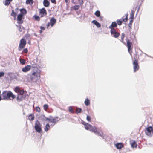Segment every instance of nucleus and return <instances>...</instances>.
Wrapping results in <instances>:
<instances>
[{
	"label": "nucleus",
	"instance_id": "1",
	"mask_svg": "<svg viewBox=\"0 0 153 153\" xmlns=\"http://www.w3.org/2000/svg\"><path fill=\"white\" fill-rule=\"evenodd\" d=\"M32 70V73L30 75V78L32 82H36L40 78L41 71L37 65H33Z\"/></svg>",
	"mask_w": 153,
	"mask_h": 153
},
{
	"label": "nucleus",
	"instance_id": "2",
	"mask_svg": "<svg viewBox=\"0 0 153 153\" xmlns=\"http://www.w3.org/2000/svg\"><path fill=\"white\" fill-rule=\"evenodd\" d=\"M82 124L85 126V128L86 130H89L98 136L103 137V134L101 129L97 128L96 126H92L84 121L82 122Z\"/></svg>",
	"mask_w": 153,
	"mask_h": 153
},
{
	"label": "nucleus",
	"instance_id": "3",
	"mask_svg": "<svg viewBox=\"0 0 153 153\" xmlns=\"http://www.w3.org/2000/svg\"><path fill=\"white\" fill-rule=\"evenodd\" d=\"M3 99L4 100H8L10 99H14L16 97V96L10 91H4L2 94Z\"/></svg>",
	"mask_w": 153,
	"mask_h": 153
},
{
	"label": "nucleus",
	"instance_id": "4",
	"mask_svg": "<svg viewBox=\"0 0 153 153\" xmlns=\"http://www.w3.org/2000/svg\"><path fill=\"white\" fill-rule=\"evenodd\" d=\"M42 124L38 120H37L36 121L34 128L36 132L39 133H42Z\"/></svg>",
	"mask_w": 153,
	"mask_h": 153
},
{
	"label": "nucleus",
	"instance_id": "5",
	"mask_svg": "<svg viewBox=\"0 0 153 153\" xmlns=\"http://www.w3.org/2000/svg\"><path fill=\"white\" fill-rule=\"evenodd\" d=\"M146 134L148 136H151L153 134V128L150 126L146 128V130L145 131Z\"/></svg>",
	"mask_w": 153,
	"mask_h": 153
},
{
	"label": "nucleus",
	"instance_id": "6",
	"mask_svg": "<svg viewBox=\"0 0 153 153\" xmlns=\"http://www.w3.org/2000/svg\"><path fill=\"white\" fill-rule=\"evenodd\" d=\"M56 20L53 17H51L50 20V22H48L46 25L47 28L51 26V27L53 26L56 22Z\"/></svg>",
	"mask_w": 153,
	"mask_h": 153
},
{
	"label": "nucleus",
	"instance_id": "7",
	"mask_svg": "<svg viewBox=\"0 0 153 153\" xmlns=\"http://www.w3.org/2000/svg\"><path fill=\"white\" fill-rule=\"evenodd\" d=\"M26 44V42L25 40L22 39L20 40V43L19 46L18 50L19 51H20L21 49L23 48Z\"/></svg>",
	"mask_w": 153,
	"mask_h": 153
},
{
	"label": "nucleus",
	"instance_id": "8",
	"mask_svg": "<svg viewBox=\"0 0 153 153\" xmlns=\"http://www.w3.org/2000/svg\"><path fill=\"white\" fill-rule=\"evenodd\" d=\"M110 32L112 36L115 38H117L120 35V33L117 32L114 29H111Z\"/></svg>",
	"mask_w": 153,
	"mask_h": 153
},
{
	"label": "nucleus",
	"instance_id": "9",
	"mask_svg": "<svg viewBox=\"0 0 153 153\" xmlns=\"http://www.w3.org/2000/svg\"><path fill=\"white\" fill-rule=\"evenodd\" d=\"M133 65L134 66V72H135L139 68V66L138 65L137 60L135 59L134 60L133 62Z\"/></svg>",
	"mask_w": 153,
	"mask_h": 153
},
{
	"label": "nucleus",
	"instance_id": "10",
	"mask_svg": "<svg viewBox=\"0 0 153 153\" xmlns=\"http://www.w3.org/2000/svg\"><path fill=\"white\" fill-rule=\"evenodd\" d=\"M32 66L30 65H27L24 67L22 69V71L24 72H26L29 71L31 69H32Z\"/></svg>",
	"mask_w": 153,
	"mask_h": 153
},
{
	"label": "nucleus",
	"instance_id": "11",
	"mask_svg": "<svg viewBox=\"0 0 153 153\" xmlns=\"http://www.w3.org/2000/svg\"><path fill=\"white\" fill-rule=\"evenodd\" d=\"M48 120L49 122L52 123L53 124L51 125V127L53 126L54 125L58 122V120L55 118L51 117L49 118Z\"/></svg>",
	"mask_w": 153,
	"mask_h": 153
},
{
	"label": "nucleus",
	"instance_id": "12",
	"mask_svg": "<svg viewBox=\"0 0 153 153\" xmlns=\"http://www.w3.org/2000/svg\"><path fill=\"white\" fill-rule=\"evenodd\" d=\"M40 15L41 17L46 16L47 15V12L45 9L43 8L40 10L39 12Z\"/></svg>",
	"mask_w": 153,
	"mask_h": 153
},
{
	"label": "nucleus",
	"instance_id": "13",
	"mask_svg": "<svg viewBox=\"0 0 153 153\" xmlns=\"http://www.w3.org/2000/svg\"><path fill=\"white\" fill-rule=\"evenodd\" d=\"M127 42V46L128 47V50L130 52V50L131 49V47L132 45V43L129 41L128 39L127 38L126 39Z\"/></svg>",
	"mask_w": 153,
	"mask_h": 153
},
{
	"label": "nucleus",
	"instance_id": "14",
	"mask_svg": "<svg viewBox=\"0 0 153 153\" xmlns=\"http://www.w3.org/2000/svg\"><path fill=\"white\" fill-rule=\"evenodd\" d=\"M124 17H123L122 18L119 19H117V24L119 25H122V22L123 21H125V20H124Z\"/></svg>",
	"mask_w": 153,
	"mask_h": 153
},
{
	"label": "nucleus",
	"instance_id": "15",
	"mask_svg": "<svg viewBox=\"0 0 153 153\" xmlns=\"http://www.w3.org/2000/svg\"><path fill=\"white\" fill-rule=\"evenodd\" d=\"M92 23L96 25L97 27L99 28L101 27V25L97 21L94 20L92 21Z\"/></svg>",
	"mask_w": 153,
	"mask_h": 153
},
{
	"label": "nucleus",
	"instance_id": "16",
	"mask_svg": "<svg viewBox=\"0 0 153 153\" xmlns=\"http://www.w3.org/2000/svg\"><path fill=\"white\" fill-rule=\"evenodd\" d=\"M117 26V24L116 22H113L112 23L111 25L109 27V28L111 30V29H114V28Z\"/></svg>",
	"mask_w": 153,
	"mask_h": 153
},
{
	"label": "nucleus",
	"instance_id": "17",
	"mask_svg": "<svg viewBox=\"0 0 153 153\" xmlns=\"http://www.w3.org/2000/svg\"><path fill=\"white\" fill-rule=\"evenodd\" d=\"M115 146L118 149H121L123 147V144L121 143H117L115 144Z\"/></svg>",
	"mask_w": 153,
	"mask_h": 153
},
{
	"label": "nucleus",
	"instance_id": "18",
	"mask_svg": "<svg viewBox=\"0 0 153 153\" xmlns=\"http://www.w3.org/2000/svg\"><path fill=\"white\" fill-rule=\"evenodd\" d=\"M43 4L44 6L48 7L49 6L50 3L48 0H44Z\"/></svg>",
	"mask_w": 153,
	"mask_h": 153
},
{
	"label": "nucleus",
	"instance_id": "19",
	"mask_svg": "<svg viewBox=\"0 0 153 153\" xmlns=\"http://www.w3.org/2000/svg\"><path fill=\"white\" fill-rule=\"evenodd\" d=\"M51 126V125H49L48 123H47L44 128L45 131L46 132L48 131L50 129Z\"/></svg>",
	"mask_w": 153,
	"mask_h": 153
},
{
	"label": "nucleus",
	"instance_id": "20",
	"mask_svg": "<svg viewBox=\"0 0 153 153\" xmlns=\"http://www.w3.org/2000/svg\"><path fill=\"white\" fill-rule=\"evenodd\" d=\"M16 26L19 27V30L20 32H22L23 30L25 29L24 27H23L22 25H16Z\"/></svg>",
	"mask_w": 153,
	"mask_h": 153
},
{
	"label": "nucleus",
	"instance_id": "21",
	"mask_svg": "<svg viewBox=\"0 0 153 153\" xmlns=\"http://www.w3.org/2000/svg\"><path fill=\"white\" fill-rule=\"evenodd\" d=\"M21 13L20 14H22L23 16L26 14L27 13L26 10L25 9H21L20 10Z\"/></svg>",
	"mask_w": 153,
	"mask_h": 153
},
{
	"label": "nucleus",
	"instance_id": "22",
	"mask_svg": "<svg viewBox=\"0 0 153 153\" xmlns=\"http://www.w3.org/2000/svg\"><path fill=\"white\" fill-rule=\"evenodd\" d=\"M84 103L85 105L88 106L90 104V101L89 100L88 98H86L85 100Z\"/></svg>",
	"mask_w": 153,
	"mask_h": 153
},
{
	"label": "nucleus",
	"instance_id": "23",
	"mask_svg": "<svg viewBox=\"0 0 153 153\" xmlns=\"http://www.w3.org/2000/svg\"><path fill=\"white\" fill-rule=\"evenodd\" d=\"M131 146L133 147H136L137 146V144L135 141H133L132 142H131Z\"/></svg>",
	"mask_w": 153,
	"mask_h": 153
},
{
	"label": "nucleus",
	"instance_id": "24",
	"mask_svg": "<svg viewBox=\"0 0 153 153\" xmlns=\"http://www.w3.org/2000/svg\"><path fill=\"white\" fill-rule=\"evenodd\" d=\"M41 118L42 120H43L47 121L48 120L49 118L46 117L44 115L41 116Z\"/></svg>",
	"mask_w": 153,
	"mask_h": 153
},
{
	"label": "nucleus",
	"instance_id": "25",
	"mask_svg": "<svg viewBox=\"0 0 153 153\" xmlns=\"http://www.w3.org/2000/svg\"><path fill=\"white\" fill-rule=\"evenodd\" d=\"M23 15L22 14H19L17 16V20H22V18Z\"/></svg>",
	"mask_w": 153,
	"mask_h": 153
},
{
	"label": "nucleus",
	"instance_id": "26",
	"mask_svg": "<svg viewBox=\"0 0 153 153\" xmlns=\"http://www.w3.org/2000/svg\"><path fill=\"white\" fill-rule=\"evenodd\" d=\"M12 0H6L4 4V5L6 6H8Z\"/></svg>",
	"mask_w": 153,
	"mask_h": 153
},
{
	"label": "nucleus",
	"instance_id": "27",
	"mask_svg": "<svg viewBox=\"0 0 153 153\" xmlns=\"http://www.w3.org/2000/svg\"><path fill=\"white\" fill-rule=\"evenodd\" d=\"M82 110V109L81 108H77L76 109V113L77 114L80 113H81Z\"/></svg>",
	"mask_w": 153,
	"mask_h": 153
},
{
	"label": "nucleus",
	"instance_id": "28",
	"mask_svg": "<svg viewBox=\"0 0 153 153\" xmlns=\"http://www.w3.org/2000/svg\"><path fill=\"white\" fill-rule=\"evenodd\" d=\"M134 12L133 10H131V13L130 15V18L133 19L134 18Z\"/></svg>",
	"mask_w": 153,
	"mask_h": 153
},
{
	"label": "nucleus",
	"instance_id": "29",
	"mask_svg": "<svg viewBox=\"0 0 153 153\" xmlns=\"http://www.w3.org/2000/svg\"><path fill=\"white\" fill-rule=\"evenodd\" d=\"M19 61L20 63L22 65L24 64L26 62V61L25 59L21 58L19 59Z\"/></svg>",
	"mask_w": 153,
	"mask_h": 153
},
{
	"label": "nucleus",
	"instance_id": "30",
	"mask_svg": "<svg viewBox=\"0 0 153 153\" xmlns=\"http://www.w3.org/2000/svg\"><path fill=\"white\" fill-rule=\"evenodd\" d=\"M95 15L97 17H99L100 16V12L99 11L97 10L95 13Z\"/></svg>",
	"mask_w": 153,
	"mask_h": 153
},
{
	"label": "nucleus",
	"instance_id": "31",
	"mask_svg": "<svg viewBox=\"0 0 153 153\" xmlns=\"http://www.w3.org/2000/svg\"><path fill=\"white\" fill-rule=\"evenodd\" d=\"M22 96L18 95L17 97V100L19 102H20L22 100Z\"/></svg>",
	"mask_w": 153,
	"mask_h": 153
},
{
	"label": "nucleus",
	"instance_id": "32",
	"mask_svg": "<svg viewBox=\"0 0 153 153\" xmlns=\"http://www.w3.org/2000/svg\"><path fill=\"white\" fill-rule=\"evenodd\" d=\"M34 116H33L32 114H30L29 116V119L30 120H34Z\"/></svg>",
	"mask_w": 153,
	"mask_h": 153
},
{
	"label": "nucleus",
	"instance_id": "33",
	"mask_svg": "<svg viewBox=\"0 0 153 153\" xmlns=\"http://www.w3.org/2000/svg\"><path fill=\"white\" fill-rule=\"evenodd\" d=\"M33 17L37 21H39L40 19V17L36 15H34L33 16Z\"/></svg>",
	"mask_w": 153,
	"mask_h": 153
},
{
	"label": "nucleus",
	"instance_id": "34",
	"mask_svg": "<svg viewBox=\"0 0 153 153\" xmlns=\"http://www.w3.org/2000/svg\"><path fill=\"white\" fill-rule=\"evenodd\" d=\"M20 90V89H19V88L18 87H16L15 88V91L16 92V93H19V91Z\"/></svg>",
	"mask_w": 153,
	"mask_h": 153
},
{
	"label": "nucleus",
	"instance_id": "35",
	"mask_svg": "<svg viewBox=\"0 0 153 153\" xmlns=\"http://www.w3.org/2000/svg\"><path fill=\"white\" fill-rule=\"evenodd\" d=\"M68 110H69V111L73 113H74V111L73 109L71 106H70L69 107Z\"/></svg>",
	"mask_w": 153,
	"mask_h": 153
},
{
	"label": "nucleus",
	"instance_id": "36",
	"mask_svg": "<svg viewBox=\"0 0 153 153\" xmlns=\"http://www.w3.org/2000/svg\"><path fill=\"white\" fill-rule=\"evenodd\" d=\"M16 12H14V10H13L12 11V13L11 15L12 16L15 17L16 15Z\"/></svg>",
	"mask_w": 153,
	"mask_h": 153
},
{
	"label": "nucleus",
	"instance_id": "37",
	"mask_svg": "<svg viewBox=\"0 0 153 153\" xmlns=\"http://www.w3.org/2000/svg\"><path fill=\"white\" fill-rule=\"evenodd\" d=\"M44 109L45 110H46L48 108V106L47 104H45L43 106Z\"/></svg>",
	"mask_w": 153,
	"mask_h": 153
},
{
	"label": "nucleus",
	"instance_id": "38",
	"mask_svg": "<svg viewBox=\"0 0 153 153\" xmlns=\"http://www.w3.org/2000/svg\"><path fill=\"white\" fill-rule=\"evenodd\" d=\"M33 0H27L26 1V3L27 4H30L31 3L32 4L33 3Z\"/></svg>",
	"mask_w": 153,
	"mask_h": 153
},
{
	"label": "nucleus",
	"instance_id": "39",
	"mask_svg": "<svg viewBox=\"0 0 153 153\" xmlns=\"http://www.w3.org/2000/svg\"><path fill=\"white\" fill-rule=\"evenodd\" d=\"M24 93V91L23 90H20L19 92L18 93H19L20 94V95H21L23 94Z\"/></svg>",
	"mask_w": 153,
	"mask_h": 153
},
{
	"label": "nucleus",
	"instance_id": "40",
	"mask_svg": "<svg viewBox=\"0 0 153 153\" xmlns=\"http://www.w3.org/2000/svg\"><path fill=\"white\" fill-rule=\"evenodd\" d=\"M4 75V73L3 72H0V78L3 76Z\"/></svg>",
	"mask_w": 153,
	"mask_h": 153
},
{
	"label": "nucleus",
	"instance_id": "41",
	"mask_svg": "<svg viewBox=\"0 0 153 153\" xmlns=\"http://www.w3.org/2000/svg\"><path fill=\"white\" fill-rule=\"evenodd\" d=\"M79 7V5H75L74 6V9L75 10H78Z\"/></svg>",
	"mask_w": 153,
	"mask_h": 153
},
{
	"label": "nucleus",
	"instance_id": "42",
	"mask_svg": "<svg viewBox=\"0 0 153 153\" xmlns=\"http://www.w3.org/2000/svg\"><path fill=\"white\" fill-rule=\"evenodd\" d=\"M124 37V33H122V36L121 37V42H123V40Z\"/></svg>",
	"mask_w": 153,
	"mask_h": 153
},
{
	"label": "nucleus",
	"instance_id": "43",
	"mask_svg": "<svg viewBox=\"0 0 153 153\" xmlns=\"http://www.w3.org/2000/svg\"><path fill=\"white\" fill-rule=\"evenodd\" d=\"M36 110L37 111L39 112L40 111V108L39 107H36Z\"/></svg>",
	"mask_w": 153,
	"mask_h": 153
},
{
	"label": "nucleus",
	"instance_id": "44",
	"mask_svg": "<svg viewBox=\"0 0 153 153\" xmlns=\"http://www.w3.org/2000/svg\"><path fill=\"white\" fill-rule=\"evenodd\" d=\"M86 119H87V120L89 122L91 121V118L90 116H87Z\"/></svg>",
	"mask_w": 153,
	"mask_h": 153
},
{
	"label": "nucleus",
	"instance_id": "45",
	"mask_svg": "<svg viewBox=\"0 0 153 153\" xmlns=\"http://www.w3.org/2000/svg\"><path fill=\"white\" fill-rule=\"evenodd\" d=\"M17 23L19 24H21L23 23V21L21 20H17Z\"/></svg>",
	"mask_w": 153,
	"mask_h": 153
},
{
	"label": "nucleus",
	"instance_id": "46",
	"mask_svg": "<svg viewBox=\"0 0 153 153\" xmlns=\"http://www.w3.org/2000/svg\"><path fill=\"white\" fill-rule=\"evenodd\" d=\"M125 16H126V17L125 18H124V20H125V22H126L127 21V19H128V18H127V17H128V14H126Z\"/></svg>",
	"mask_w": 153,
	"mask_h": 153
},
{
	"label": "nucleus",
	"instance_id": "47",
	"mask_svg": "<svg viewBox=\"0 0 153 153\" xmlns=\"http://www.w3.org/2000/svg\"><path fill=\"white\" fill-rule=\"evenodd\" d=\"M23 52L25 53H27L28 52V50L27 48H25L23 50Z\"/></svg>",
	"mask_w": 153,
	"mask_h": 153
},
{
	"label": "nucleus",
	"instance_id": "48",
	"mask_svg": "<svg viewBox=\"0 0 153 153\" xmlns=\"http://www.w3.org/2000/svg\"><path fill=\"white\" fill-rule=\"evenodd\" d=\"M133 21L132 19L130 20L129 23L128 25V26L129 27H130V25H131V23H132Z\"/></svg>",
	"mask_w": 153,
	"mask_h": 153
},
{
	"label": "nucleus",
	"instance_id": "49",
	"mask_svg": "<svg viewBox=\"0 0 153 153\" xmlns=\"http://www.w3.org/2000/svg\"><path fill=\"white\" fill-rule=\"evenodd\" d=\"M40 29L41 30H44L45 29V27L41 26L40 27Z\"/></svg>",
	"mask_w": 153,
	"mask_h": 153
},
{
	"label": "nucleus",
	"instance_id": "50",
	"mask_svg": "<svg viewBox=\"0 0 153 153\" xmlns=\"http://www.w3.org/2000/svg\"><path fill=\"white\" fill-rule=\"evenodd\" d=\"M52 3H56V0H50Z\"/></svg>",
	"mask_w": 153,
	"mask_h": 153
},
{
	"label": "nucleus",
	"instance_id": "51",
	"mask_svg": "<svg viewBox=\"0 0 153 153\" xmlns=\"http://www.w3.org/2000/svg\"><path fill=\"white\" fill-rule=\"evenodd\" d=\"M83 3V2L82 1L81 2H80L79 3V4H82Z\"/></svg>",
	"mask_w": 153,
	"mask_h": 153
},
{
	"label": "nucleus",
	"instance_id": "52",
	"mask_svg": "<svg viewBox=\"0 0 153 153\" xmlns=\"http://www.w3.org/2000/svg\"><path fill=\"white\" fill-rule=\"evenodd\" d=\"M100 20H102V16H100Z\"/></svg>",
	"mask_w": 153,
	"mask_h": 153
},
{
	"label": "nucleus",
	"instance_id": "53",
	"mask_svg": "<svg viewBox=\"0 0 153 153\" xmlns=\"http://www.w3.org/2000/svg\"><path fill=\"white\" fill-rule=\"evenodd\" d=\"M139 8H138V10L137 11V13L139 11Z\"/></svg>",
	"mask_w": 153,
	"mask_h": 153
},
{
	"label": "nucleus",
	"instance_id": "54",
	"mask_svg": "<svg viewBox=\"0 0 153 153\" xmlns=\"http://www.w3.org/2000/svg\"><path fill=\"white\" fill-rule=\"evenodd\" d=\"M42 30H41L40 31V33H42Z\"/></svg>",
	"mask_w": 153,
	"mask_h": 153
},
{
	"label": "nucleus",
	"instance_id": "55",
	"mask_svg": "<svg viewBox=\"0 0 153 153\" xmlns=\"http://www.w3.org/2000/svg\"><path fill=\"white\" fill-rule=\"evenodd\" d=\"M65 1L66 3H67V2H68V0H65Z\"/></svg>",
	"mask_w": 153,
	"mask_h": 153
},
{
	"label": "nucleus",
	"instance_id": "56",
	"mask_svg": "<svg viewBox=\"0 0 153 153\" xmlns=\"http://www.w3.org/2000/svg\"><path fill=\"white\" fill-rule=\"evenodd\" d=\"M18 10V9L17 8L15 9V10L16 11V10Z\"/></svg>",
	"mask_w": 153,
	"mask_h": 153
},
{
	"label": "nucleus",
	"instance_id": "57",
	"mask_svg": "<svg viewBox=\"0 0 153 153\" xmlns=\"http://www.w3.org/2000/svg\"><path fill=\"white\" fill-rule=\"evenodd\" d=\"M34 35L36 36H37V35L36 34H34Z\"/></svg>",
	"mask_w": 153,
	"mask_h": 153
}]
</instances>
